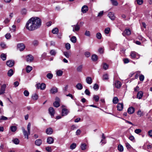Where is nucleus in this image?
Here are the masks:
<instances>
[{"label": "nucleus", "instance_id": "nucleus-1", "mask_svg": "<svg viewBox=\"0 0 152 152\" xmlns=\"http://www.w3.org/2000/svg\"><path fill=\"white\" fill-rule=\"evenodd\" d=\"M41 25V19L38 17H34L30 18L27 21L25 27L29 31H33L39 28Z\"/></svg>", "mask_w": 152, "mask_h": 152}, {"label": "nucleus", "instance_id": "nucleus-2", "mask_svg": "<svg viewBox=\"0 0 152 152\" xmlns=\"http://www.w3.org/2000/svg\"><path fill=\"white\" fill-rule=\"evenodd\" d=\"M31 124L30 123H29L28 124L27 129L28 132L25 130L23 127H22V129L23 132V135L25 138L28 139V135L30 134V128Z\"/></svg>", "mask_w": 152, "mask_h": 152}, {"label": "nucleus", "instance_id": "nucleus-3", "mask_svg": "<svg viewBox=\"0 0 152 152\" xmlns=\"http://www.w3.org/2000/svg\"><path fill=\"white\" fill-rule=\"evenodd\" d=\"M130 56L132 58H138L140 57L139 55L134 51H132L130 54Z\"/></svg>", "mask_w": 152, "mask_h": 152}, {"label": "nucleus", "instance_id": "nucleus-4", "mask_svg": "<svg viewBox=\"0 0 152 152\" xmlns=\"http://www.w3.org/2000/svg\"><path fill=\"white\" fill-rule=\"evenodd\" d=\"M15 64V61L13 60H10L7 61L6 62L7 65L9 67L13 66Z\"/></svg>", "mask_w": 152, "mask_h": 152}, {"label": "nucleus", "instance_id": "nucleus-5", "mask_svg": "<svg viewBox=\"0 0 152 152\" xmlns=\"http://www.w3.org/2000/svg\"><path fill=\"white\" fill-rule=\"evenodd\" d=\"M37 88L41 90H44L46 87V85L44 83H38L37 84Z\"/></svg>", "mask_w": 152, "mask_h": 152}, {"label": "nucleus", "instance_id": "nucleus-6", "mask_svg": "<svg viewBox=\"0 0 152 152\" xmlns=\"http://www.w3.org/2000/svg\"><path fill=\"white\" fill-rule=\"evenodd\" d=\"M6 86L5 84L2 85L1 87L0 90V95L3 94L5 93Z\"/></svg>", "mask_w": 152, "mask_h": 152}, {"label": "nucleus", "instance_id": "nucleus-7", "mask_svg": "<svg viewBox=\"0 0 152 152\" xmlns=\"http://www.w3.org/2000/svg\"><path fill=\"white\" fill-rule=\"evenodd\" d=\"M17 47L20 51H22L25 48V47L23 43H20L18 45Z\"/></svg>", "mask_w": 152, "mask_h": 152}, {"label": "nucleus", "instance_id": "nucleus-8", "mask_svg": "<svg viewBox=\"0 0 152 152\" xmlns=\"http://www.w3.org/2000/svg\"><path fill=\"white\" fill-rule=\"evenodd\" d=\"M26 61L27 62H31L34 59L33 57L31 55H28L26 57Z\"/></svg>", "mask_w": 152, "mask_h": 152}, {"label": "nucleus", "instance_id": "nucleus-9", "mask_svg": "<svg viewBox=\"0 0 152 152\" xmlns=\"http://www.w3.org/2000/svg\"><path fill=\"white\" fill-rule=\"evenodd\" d=\"M48 111L50 115L52 117L55 114V110L54 108L52 107H50L48 109Z\"/></svg>", "mask_w": 152, "mask_h": 152}, {"label": "nucleus", "instance_id": "nucleus-10", "mask_svg": "<svg viewBox=\"0 0 152 152\" xmlns=\"http://www.w3.org/2000/svg\"><path fill=\"white\" fill-rule=\"evenodd\" d=\"M114 86L115 88H119L121 86V84L119 81L117 80L115 82Z\"/></svg>", "mask_w": 152, "mask_h": 152}, {"label": "nucleus", "instance_id": "nucleus-11", "mask_svg": "<svg viewBox=\"0 0 152 152\" xmlns=\"http://www.w3.org/2000/svg\"><path fill=\"white\" fill-rule=\"evenodd\" d=\"M72 26L73 27V31L74 32L75 31H78L80 29V26L77 24L72 25Z\"/></svg>", "mask_w": 152, "mask_h": 152}, {"label": "nucleus", "instance_id": "nucleus-12", "mask_svg": "<svg viewBox=\"0 0 152 152\" xmlns=\"http://www.w3.org/2000/svg\"><path fill=\"white\" fill-rule=\"evenodd\" d=\"M135 111V109L132 107H129L127 110L128 113L130 114H133Z\"/></svg>", "mask_w": 152, "mask_h": 152}, {"label": "nucleus", "instance_id": "nucleus-13", "mask_svg": "<svg viewBox=\"0 0 152 152\" xmlns=\"http://www.w3.org/2000/svg\"><path fill=\"white\" fill-rule=\"evenodd\" d=\"M124 105L122 103H119L117 105V108L118 110L121 111L123 108Z\"/></svg>", "mask_w": 152, "mask_h": 152}, {"label": "nucleus", "instance_id": "nucleus-14", "mask_svg": "<svg viewBox=\"0 0 152 152\" xmlns=\"http://www.w3.org/2000/svg\"><path fill=\"white\" fill-rule=\"evenodd\" d=\"M69 110L66 108H63L62 110V115L64 116L67 115L69 113Z\"/></svg>", "mask_w": 152, "mask_h": 152}, {"label": "nucleus", "instance_id": "nucleus-15", "mask_svg": "<svg viewBox=\"0 0 152 152\" xmlns=\"http://www.w3.org/2000/svg\"><path fill=\"white\" fill-rule=\"evenodd\" d=\"M58 91V88L56 87H52L50 90V93L52 94H55Z\"/></svg>", "mask_w": 152, "mask_h": 152}, {"label": "nucleus", "instance_id": "nucleus-16", "mask_svg": "<svg viewBox=\"0 0 152 152\" xmlns=\"http://www.w3.org/2000/svg\"><path fill=\"white\" fill-rule=\"evenodd\" d=\"M108 17L112 20H114L115 19V16L114 13L112 12H110L108 15Z\"/></svg>", "mask_w": 152, "mask_h": 152}, {"label": "nucleus", "instance_id": "nucleus-17", "mask_svg": "<svg viewBox=\"0 0 152 152\" xmlns=\"http://www.w3.org/2000/svg\"><path fill=\"white\" fill-rule=\"evenodd\" d=\"M88 10V7L86 5L83 6L81 9V11L83 13H86Z\"/></svg>", "mask_w": 152, "mask_h": 152}, {"label": "nucleus", "instance_id": "nucleus-18", "mask_svg": "<svg viewBox=\"0 0 152 152\" xmlns=\"http://www.w3.org/2000/svg\"><path fill=\"white\" fill-rule=\"evenodd\" d=\"M47 142L48 144H51L53 142L54 139L53 137H49L47 138Z\"/></svg>", "mask_w": 152, "mask_h": 152}, {"label": "nucleus", "instance_id": "nucleus-19", "mask_svg": "<svg viewBox=\"0 0 152 152\" xmlns=\"http://www.w3.org/2000/svg\"><path fill=\"white\" fill-rule=\"evenodd\" d=\"M46 132L48 134H51L53 132V130L51 128H48L46 129Z\"/></svg>", "mask_w": 152, "mask_h": 152}, {"label": "nucleus", "instance_id": "nucleus-20", "mask_svg": "<svg viewBox=\"0 0 152 152\" xmlns=\"http://www.w3.org/2000/svg\"><path fill=\"white\" fill-rule=\"evenodd\" d=\"M86 81L88 84H91L92 82V80L91 77H86Z\"/></svg>", "mask_w": 152, "mask_h": 152}, {"label": "nucleus", "instance_id": "nucleus-21", "mask_svg": "<svg viewBox=\"0 0 152 152\" xmlns=\"http://www.w3.org/2000/svg\"><path fill=\"white\" fill-rule=\"evenodd\" d=\"M42 140L41 139H37L35 141V144L36 145L39 146L41 145L42 143Z\"/></svg>", "mask_w": 152, "mask_h": 152}, {"label": "nucleus", "instance_id": "nucleus-22", "mask_svg": "<svg viewBox=\"0 0 152 152\" xmlns=\"http://www.w3.org/2000/svg\"><path fill=\"white\" fill-rule=\"evenodd\" d=\"M143 95V93L142 91H139L137 94V97L139 99H141Z\"/></svg>", "mask_w": 152, "mask_h": 152}, {"label": "nucleus", "instance_id": "nucleus-23", "mask_svg": "<svg viewBox=\"0 0 152 152\" xmlns=\"http://www.w3.org/2000/svg\"><path fill=\"white\" fill-rule=\"evenodd\" d=\"M76 87L77 89L81 90L82 89L83 86L81 83H78L76 85Z\"/></svg>", "mask_w": 152, "mask_h": 152}, {"label": "nucleus", "instance_id": "nucleus-24", "mask_svg": "<svg viewBox=\"0 0 152 152\" xmlns=\"http://www.w3.org/2000/svg\"><path fill=\"white\" fill-rule=\"evenodd\" d=\"M14 74L13 70L12 69H10L7 73V75L9 77L12 76Z\"/></svg>", "mask_w": 152, "mask_h": 152}, {"label": "nucleus", "instance_id": "nucleus-25", "mask_svg": "<svg viewBox=\"0 0 152 152\" xmlns=\"http://www.w3.org/2000/svg\"><path fill=\"white\" fill-rule=\"evenodd\" d=\"M38 95L36 94H32L31 98L33 100H37L38 99Z\"/></svg>", "mask_w": 152, "mask_h": 152}, {"label": "nucleus", "instance_id": "nucleus-26", "mask_svg": "<svg viewBox=\"0 0 152 152\" xmlns=\"http://www.w3.org/2000/svg\"><path fill=\"white\" fill-rule=\"evenodd\" d=\"M103 69L105 70L107 69L109 67V65L105 63H103L102 64Z\"/></svg>", "mask_w": 152, "mask_h": 152}, {"label": "nucleus", "instance_id": "nucleus-27", "mask_svg": "<svg viewBox=\"0 0 152 152\" xmlns=\"http://www.w3.org/2000/svg\"><path fill=\"white\" fill-rule=\"evenodd\" d=\"M12 141L15 144H18L20 142V141L18 138H15L13 139Z\"/></svg>", "mask_w": 152, "mask_h": 152}, {"label": "nucleus", "instance_id": "nucleus-28", "mask_svg": "<svg viewBox=\"0 0 152 152\" xmlns=\"http://www.w3.org/2000/svg\"><path fill=\"white\" fill-rule=\"evenodd\" d=\"M119 101L117 97H114L113 100V103L114 104H117Z\"/></svg>", "mask_w": 152, "mask_h": 152}, {"label": "nucleus", "instance_id": "nucleus-29", "mask_svg": "<svg viewBox=\"0 0 152 152\" xmlns=\"http://www.w3.org/2000/svg\"><path fill=\"white\" fill-rule=\"evenodd\" d=\"M32 67L29 66H28L26 68V71L27 73L30 72L32 70Z\"/></svg>", "mask_w": 152, "mask_h": 152}, {"label": "nucleus", "instance_id": "nucleus-30", "mask_svg": "<svg viewBox=\"0 0 152 152\" xmlns=\"http://www.w3.org/2000/svg\"><path fill=\"white\" fill-rule=\"evenodd\" d=\"M63 54L67 58H69L70 56V55L69 52L67 51H64L63 52Z\"/></svg>", "mask_w": 152, "mask_h": 152}, {"label": "nucleus", "instance_id": "nucleus-31", "mask_svg": "<svg viewBox=\"0 0 152 152\" xmlns=\"http://www.w3.org/2000/svg\"><path fill=\"white\" fill-rule=\"evenodd\" d=\"M99 98L98 95H94L93 97V99L95 102H97L99 100Z\"/></svg>", "mask_w": 152, "mask_h": 152}, {"label": "nucleus", "instance_id": "nucleus-32", "mask_svg": "<svg viewBox=\"0 0 152 152\" xmlns=\"http://www.w3.org/2000/svg\"><path fill=\"white\" fill-rule=\"evenodd\" d=\"M56 73L57 75L58 76H61L62 75L63 73V72L62 70H59L56 71Z\"/></svg>", "mask_w": 152, "mask_h": 152}, {"label": "nucleus", "instance_id": "nucleus-33", "mask_svg": "<svg viewBox=\"0 0 152 152\" xmlns=\"http://www.w3.org/2000/svg\"><path fill=\"white\" fill-rule=\"evenodd\" d=\"M11 131L13 132H15L17 129V128L15 126H12L10 127Z\"/></svg>", "mask_w": 152, "mask_h": 152}, {"label": "nucleus", "instance_id": "nucleus-34", "mask_svg": "<svg viewBox=\"0 0 152 152\" xmlns=\"http://www.w3.org/2000/svg\"><path fill=\"white\" fill-rule=\"evenodd\" d=\"M98 57L96 55H93L92 56L91 59L93 61H96L97 60Z\"/></svg>", "mask_w": 152, "mask_h": 152}, {"label": "nucleus", "instance_id": "nucleus-35", "mask_svg": "<svg viewBox=\"0 0 152 152\" xmlns=\"http://www.w3.org/2000/svg\"><path fill=\"white\" fill-rule=\"evenodd\" d=\"M110 1L113 5L117 6L118 5V2L115 0H111Z\"/></svg>", "mask_w": 152, "mask_h": 152}, {"label": "nucleus", "instance_id": "nucleus-36", "mask_svg": "<svg viewBox=\"0 0 152 152\" xmlns=\"http://www.w3.org/2000/svg\"><path fill=\"white\" fill-rule=\"evenodd\" d=\"M86 145L85 143H82L80 146L81 149L83 150H85L86 148Z\"/></svg>", "mask_w": 152, "mask_h": 152}, {"label": "nucleus", "instance_id": "nucleus-37", "mask_svg": "<svg viewBox=\"0 0 152 152\" xmlns=\"http://www.w3.org/2000/svg\"><path fill=\"white\" fill-rule=\"evenodd\" d=\"M71 41L73 43H75L76 42L77 39L75 36H72L70 39Z\"/></svg>", "mask_w": 152, "mask_h": 152}, {"label": "nucleus", "instance_id": "nucleus-38", "mask_svg": "<svg viewBox=\"0 0 152 152\" xmlns=\"http://www.w3.org/2000/svg\"><path fill=\"white\" fill-rule=\"evenodd\" d=\"M125 34L127 35H129L131 34V31L128 29H126L124 31Z\"/></svg>", "mask_w": 152, "mask_h": 152}, {"label": "nucleus", "instance_id": "nucleus-39", "mask_svg": "<svg viewBox=\"0 0 152 152\" xmlns=\"http://www.w3.org/2000/svg\"><path fill=\"white\" fill-rule=\"evenodd\" d=\"M50 53L51 55L55 56L56 53V52L55 50H50Z\"/></svg>", "mask_w": 152, "mask_h": 152}, {"label": "nucleus", "instance_id": "nucleus-40", "mask_svg": "<svg viewBox=\"0 0 152 152\" xmlns=\"http://www.w3.org/2000/svg\"><path fill=\"white\" fill-rule=\"evenodd\" d=\"M118 150L121 152L123 151L124 150L123 147L121 145H118Z\"/></svg>", "mask_w": 152, "mask_h": 152}, {"label": "nucleus", "instance_id": "nucleus-41", "mask_svg": "<svg viewBox=\"0 0 152 152\" xmlns=\"http://www.w3.org/2000/svg\"><path fill=\"white\" fill-rule=\"evenodd\" d=\"M52 32L53 34H57L58 32V28H55L52 30Z\"/></svg>", "mask_w": 152, "mask_h": 152}, {"label": "nucleus", "instance_id": "nucleus-42", "mask_svg": "<svg viewBox=\"0 0 152 152\" xmlns=\"http://www.w3.org/2000/svg\"><path fill=\"white\" fill-rule=\"evenodd\" d=\"M54 106L56 107H58L60 106L59 102L57 101H55L53 103Z\"/></svg>", "mask_w": 152, "mask_h": 152}, {"label": "nucleus", "instance_id": "nucleus-43", "mask_svg": "<svg viewBox=\"0 0 152 152\" xmlns=\"http://www.w3.org/2000/svg\"><path fill=\"white\" fill-rule=\"evenodd\" d=\"M96 37L97 39H101L102 36L101 33L98 32L96 34Z\"/></svg>", "mask_w": 152, "mask_h": 152}, {"label": "nucleus", "instance_id": "nucleus-44", "mask_svg": "<svg viewBox=\"0 0 152 152\" xmlns=\"http://www.w3.org/2000/svg\"><path fill=\"white\" fill-rule=\"evenodd\" d=\"M1 58L3 61H5L6 59V55L4 53H2L1 55Z\"/></svg>", "mask_w": 152, "mask_h": 152}, {"label": "nucleus", "instance_id": "nucleus-45", "mask_svg": "<svg viewBox=\"0 0 152 152\" xmlns=\"http://www.w3.org/2000/svg\"><path fill=\"white\" fill-rule=\"evenodd\" d=\"M83 68V66L80 65L78 66L77 68V70L78 72H81L82 71V69Z\"/></svg>", "mask_w": 152, "mask_h": 152}, {"label": "nucleus", "instance_id": "nucleus-46", "mask_svg": "<svg viewBox=\"0 0 152 152\" xmlns=\"http://www.w3.org/2000/svg\"><path fill=\"white\" fill-rule=\"evenodd\" d=\"M108 79V76L107 74H105L102 77V79L103 80H107Z\"/></svg>", "mask_w": 152, "mask_h": 152}, {"label": "nucleus", "instance_id": "nucleus-47", "mask_svg": "<svg viewBox=\"0 0 152 152\" xmlns=\"http://www.w3.org/2000/svg\"><path fill=\"white\" fill-rule=\"evenodd\" d=\"M76 146V145L75 143H73L70 146V148L71 149H75Z\"/></svg>", "mask_w": 152, "mask_h": 152}, {"label": "nucleus", "instance_id": "nucleus-48", "mask_svg": "<svg viewBox=\"0 0 152 152\" xmlns=\"http://www.w3.org/2000/svg\"><path fill=\"white\" fill-rule=\"evenodd\" d=\"M65 48L66 49L69 50L71 48V45L69 43H66L65 45Z\"/></svg>", "mask_w": 152, "mask_h": 152}, {"label": "nucleus", "instance_id": "nucleus-49", "mask_svg": "<svg viewBox=\"0 0 152 152\" xmlns=\"http://www.w3.org/2000/svg\"><path fill=\"white\" fill-rule=\"evenodd\" d=\"M142 132V130L140 129H136L134 130V132L137 134H139Z\"/></svg>", "mask_w": 152, "mask_h": 152}, {"label": "nucleus", "instance_id": "nucleus-50", "mask_svg": "<svg viewBox=\"0 0 152 152\" xmlns=\"http://www.w3.org/2000/svg\"><path fill=\"white\" fill-rule=\"evenodd\" d=\"M39 42L37 40H34L32 42L33 45L35 46H37L38 45Z\"/></svg>", "mask_w": 152, "mask_h": 152}, {"label": "nucleus", "instance_id": "nucleus-51", "mask_svg": "<svg viewBox=\"0 0 152 152\" xmlns=\"http://www.w3.org/2000/svg\"><path fill=\"white\" fill-rule=\"evenodd\" d=\"M110 30V29L109 28H107L104 30V33L106 34H108L109 33Z\"/></svg>", "mask_w": 152, "mask_h": 152}, {"label": "nucleus", "instance_id": "nucleus-52", "mask_svg": "<svg viewBox=\"0 0 152 152\" xmlns=\"http://www.w3.org/2000/svg\"><path fill=\"white\" fill-rule=\"evenodd\" d=\"M45 149L48 152H51L52 151L51 147L49 146L46 147Z\"/></svg>", "mask_w": 152, "mask_h": 152}, {"label": "nucleus", "instance_id": "nucleus-53", "mask_svg": "<svg viewBox=\"0 0 152 152\" xmlns=\"http://www.w3.org/2000/svg\"><path fill=\"white\" fill-rule=\"evenodd\" d=\"M137 114L139 115L140 117H141L143 115V113L140 110H139L137 113Z\"/></svg>", "mask_w": 152, "mask_h": 152}, {"label": "nucleus", "instance_id": "nucleus-54", "mask_svg": "<svg viewBox=\"0 0 152 152\" xmlns=\"http://www.w3.org/2000/svg\"><path fill=\"white\" fill-rule=\"evenodd\" d=\"M47 77L49 79H51L53 77V75L51 73H49L47 75Z\"/></svg>", "mask_w": 152, "mask_h": 152}, {"label": "nucleus", "instance_id": "nucleus-55", "mask_svg": "<svg viewBox=\"0 0 152 152\" xmlns=\"http://www.w3.org/2000/svg\"><path fill=\"white\" fill-rule=\"evenodd\" d=\"M21 13L23 15H25L26 13L27 10L25 8L23 9L21 12Z\"/></svg>", "mask_w": 152, "mask_h": 152}, {"label": "nucleus", "instance_id": "nucleus-56", "mask_svg": "<svg viewBox=\"0 0 152 152\" xmlns=\"http://www.w3.org/2000/svg\"><path fill=\"white\" fill-rule=\"evenodd\" d=\"M137 3L139 5H141L143 3V0H136Z\"/></svg>", "mask_w": 152, "mask_h": 152}, {"label": "nucleus", "instance_id": "nucleus-57", "mask_svg": "<svg viewBox=\"0 0 152 152\" xmlns=\"http://www.w3.org/2000/svg\"><path fill=\"white\" fill-rule=\"evenodd\" d=\"M99 86L98 85L96 84L95 83L94 84V86H93V88L94 90H97L99 89Z\"/></svg>", "mask_w": 152, "mask_h": 152}, {"label": "nucleus", "instance_id": "nucleus-58", "mask_svg": "<svg viewBox=\"0 0 152 152\" xmlns=\"http://www.w3.org/2000/svg\"><path fill=\"white\" fill-rule=\"evenodd\" d=\"M84 34L86 36L88 37H90L91 36L90 32L89 31H86Z\"/></svg>", "mask_w": 152, "mask_h": 152}, {"label": "nucleus", "instance_id": "nucleus-59", "mask_svg": "<svg viewBox=\"0 0 152 152\" xmlns=\"http://www.w3.org/2000/svg\"><path fill=\"white\" fill-rule=\"evenodd\" d=\"M127 149H130L132 147L128 143L126 142L125 143Z\"/></svg>", "mask_w": 152, "mask_h": 152}, {"label": "nucleus", "instance_id": "nucleus-60", "mask_svg": "<svg viewBox=\"0 0 152 152\" xmlns=\"http://www.w3.org/2000/svg\"><path fill=\"white\" fill-rule=\"evenodd\" d=\"M5 36L7 39H9L11 37V35L10 33H8L5 35Z\"/></svg>", "mask_w": 152, "mask_h": 152}, {"label": "nucleus", "instance_id": "nucleus-61", "mask_svg": "<svg viewBox=\"0 0 152 152\" xmlns=\"http://www.w3.org/2000/svg\"><path fill=\"white\" fill-rule=\"evenodd\" d=\"M10 19L9 18H7L4 20V22L5 24L7 23L10 21Z\"/></svg>", "mask_w": 152, "mask_h": 152}, {"label": "nucleus", "instance_id": "nucleus-62", "mask_svg": "<svg viewBox=\"0 0 152 152\" xmlns=\"http://www.w3.org/2000/svg\"><path fill=\"white\" fill-rule=\"evenodd\" d=\"M144 79V76L143 75H141L139 76V80L140 81H143Z\"/></svg>", "mask_w": 152, "mask_h": 152}, {"label": "nucleus", "instance_id": "nucleus-63", "mask_svg": "<svg viewBox=\"0 0 152 152\" xmlns=\"http://www.w3.org/2000/svg\"><path fill=\"white\" fill-rule=\"evenodd\" d=\"M24 95L26 96H29V92L27 90H25L24 92Z\"/></svg>", "mask_w": 152, "mask_h": 152}, {"label": "nucleus", "instance_id": "nucleus-64", "mask_svg": "<svg viewBox=\"0 0 152 152\" xmlns=\"http://www.w3.org/2000/svg\"><path fill=\"white\" fill-rule=\"evenodd\" d=\"M148 134L150 137H152V130L149 131L148 132Z\"/></svg>", "mask_w": 152, "mask_h": 152}]
</instances>
